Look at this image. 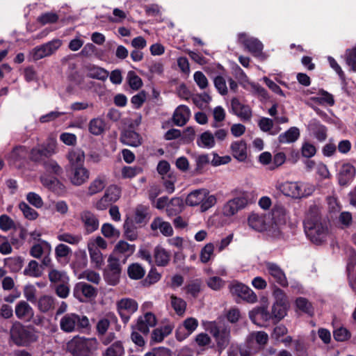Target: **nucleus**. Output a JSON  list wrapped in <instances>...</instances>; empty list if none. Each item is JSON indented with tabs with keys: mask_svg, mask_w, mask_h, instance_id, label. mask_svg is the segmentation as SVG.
<instances>
[{
	"mask_svg": "<svg viewBox=\"0 0 356 356\" xmlns=\"http://www.w3.org/2000/svg\"><path fill=\"white\" fill-rule=\"evenodd\" d=\"M55 300V298L51 296L43 295L38 300V309L42 313H47L54 309Z\"/></svg>",
	"mask_w": 356,
	"mask_h": 356,
	"instance_id": "72a5a7b5",
	"label": "nucleus"
},
{
	"mask_svg": "<svg viewBox=\"0 0 356 356\" xmlns=\"http://www.w3.org/2000/svg\"><path fill=\"white\" fill-rule=\"evenodd\" d=\"M156 323L157 318L155 315L151 312H147L143 315L138 317L136 324L133 327L142 334L147 335L149 329L155 327Z\"/></svg>",
	"mask_w": 356,
	"mask_h": 356,
	"instance_id": "4468645a",
	"label": "nucleus"
},
{
	"mask_svg": "<svg viewBox=\"0 0 356 356\" xmlns=\"http://www.w3.org/2000/svg\"><path fill=\"white\" fill-rule=\"evenodd\" d=\"M42 165L47 172L54 174L56 175H60L63 173L62 168L58 164V163L52 159H47L44 161Z\"/></svg>",
	"mask_w": 356,
	"mask_h": 356,
	"instance_id": "5fc2aeb1",
	"label": "nucleus"
},
{
	"mask_svg": "<svg viewBox=\"0 0 356 356\" xmlns=\"http://www.w3.org/2000/svg\"><path fill=\"white\" fill-rule=\"evenodd\" d=\"M67 159L71 165V168L75 166L83 165L85 154L81 149H73L69 151Z\"/></svg>",
	"mask_w": 356,
	"mask_h": 356,
	"instance_id": "7c9ffc66",
	"label": "nucleus"
},
{
	"mask_svg": "<svg viewBox=\"0 0 356 356\" xmlns=\"http://www.w3.org/2000/svg\"><path fill=\"white\" fill-rule=\"evenodd\" d=\"M249 316L256 324H260V321L266 322L272 318L270 313L264 307L253 309L250 312Z\"/></svg>",
	"mask_w": 356,
	"mask_h": 356,
	"instance_id": "cd10ccee",
	"label": "nucleus"
},
{
	"mask_svg": "<svg viewBox=\"0 0 356 356\" xmlns=\"http://www.w3.org/2000/svg\"><path fill=\"white\" fill-rule=\"evenodd\" d=\"M143 169L138 166H124L122 168V177L123 179H131L140 174Z\"/></svg>",
	"mask_w": 356,
	"mask_h": 356,
	"instance_id": "bf43d9fd",
	"label": "nucleus"
},
{
	"mask_svg": "<svg viewBox=\"0 0 356 356\" xmlns=\"http://www.w3.org/2000/svg\"><path fill=\"white\" fill-rule=\"evenodd\" d=\"M10 337L18 346L34 342L38 339V337L32 330L26 327L19 322L13 323L10 329Z\"/></svg>",
	"mask_w": 356,
	"mask_h": 356,
	"instance_id": "423d86ee",
	"label": "nucleus"
},
{
	"mask_svg": "<svg viewBox=\"0 0 356 356\" xmlns=\"http://www.w3.org/2000/svg\"><path fill=\"white\" fill-rule=\"evenodd\" d=\"M61 44L62 41L60 40L54 39L45 44L35 47L31 53L33 60H38L51 56L60 48Z\"/></svg>",
	"mask_w": 356,
	"mask_h": 356,
	"instance_id": "f8f14e48",
	"label": "nucleus"
},
{
	"mask_svg": "<svg viewBox=\"0 0 356 356\" xmlns=\"http://www.w3.org/2000/svg\"><path fill=\"white\" fill-rule=\"evenodd\" d=\"M345 60L350 70L356 73V47L346 49Z\"/></svg>",
	"mask_w": 356,
	"mask_h": 356,
	"instance_id": "6e6d98bb",
	"label": "nucleus"
},
{
	"mask_svg": "<svg viewBox=\"0 0 356 356\" xmlns=\"http://www.w3.org/2000/svg\"><path fill=\"white\" fill-rule=\"evenodd\" d=\"M356 174L355 167L350 163H343L337 174L338 182L340 186L348 185L354 179Z\"/></svg>",
	"mask_w": 356,
	"mask_h": 356,
	"instance_id": "6ab92c4d",
	"label": "nucleus"
},
{
	"mask_svg": "<svg viewBox=\"0 0 356 356\" xmlns=\"http://www.w3.org/2000/svg\"><path fill=\"white\" fill-rule=\"evenodd\" d=\"M257 352V348L254 344L249 343L247 339L245 344L239 348V353L241 356H252Z\"/></svg>",
	"mask_w": 356,
	"mask_h": 356,
	"instance_id": "774afa93",
	"label": "nucleus"
},
{
	"mask_svg": "<svg viewBox=\"0 0 356 356\" xmlns=\"http://www.w3.org/2000/svg\"><path fill=\"white\" fill-rule=\"evenodd\" d=\"M207 286L212 290L219 291L225 285V282L218 276L210 277L207 280Z\"/></svg>",
	"mask_w": 356,
	"mask_h": 356,
	"instance_id": "052dcab7",
	"label": "nucleus"
},
{
	"mask_svg": "<svg viewBox=\"0 0 356 356\" xmlns=\"http://www.w3.org/2000/svg\"><path fill=\"white\" fill-rule=\"evenodd\" d=\"M89 177L90 172L83 165L71 168L70 180L73 185L81 186L86 183Z\"/></svg>",
	"mask_w": 356,
	"mask_h": 356,
	"instance_id": "412c9836",
	"label": "nucleus"
},
{
	"mask_svg": "<svg viewBox=\"0 0 356 356\" xmlns=\"http://www.w3.org/2000/svg\"><path fill=\"white\" fill-rule=\"evenodd\" d=\"M288 304L274 303L270 313L272 318L281 320L286 314Z\"/></svg>",
	"mask_w": 356,
	"mask_h": 356,
	"instance_id": "09e8293b",
	"label": "nucleus"
},
{
	"mask_svg": "<svg viewBox=\"0 0 356 356\" xmlns=\"http://www.w3.org/2000/svg\"><path fill=\"white\" fill-rule=\"evenodd\" d=\"M299 137V129L296 127H292L285 132L280 134L278 136V142L282 144L292 143L296 142Z\"/></svg>",
	"mask_w": 356,
	"mask_h": 356,
	"instance_id": "2f4dec72",
	"label": "nucleus"
},
{
	"mask_svg": "<svg viewBox=\"0 0 356 356\" xmlns=\"http://www.w3.org/2000/svg\"><path fill=\"white\" fill-rule=\"evenodd\" d=\"M19 208L23 213L24 217L29 220H35L38 216V212L25 202H21L19 204Z\"/></svg>",
	"mask_w": 356,
	"mask_h": 356,
	"instance_id": "0e129e2a",
	"label": "nucleus"
},
{
	"mask_svg": "<svg viewBox=\"0 0 356 356\" xmlns=\"http://www.w3.org/2000/svg\"><path fill=\"white\" fill-rule=\"evenodd\" d=\"M117 312L123 323L127 324L131 315L136 313L138 309L137 301L130 298H123L116 302Z\"/></svg>",
	"mask_w": 356,
	"mask_h": 356,
	"instance_id": "6e6552de",
	"label": "nucleus"
},
{
	"mask_svg": "<svg viewBox=\"0 0 356 356\" xmlns=\"http://www.w3.org/2000/svg\"><path fill=\"white\" fill-rule=\"evenodd\" d=\"M230 293L235 298L254 303L257 302L256 294L248 286L236 281H233L229 286Z\"/></svg>",
	"mask_w": 356,
	"mask_h": 356,
	"instance_id": "9d476101",
	"label": "nucleus"
},
{
	"mask_svg": "<svg viewBox=\"0 0 356 356\" xmlns=\"http://www.w3.org/2000/svg\"><path fill=\"white\" fill-rule=\"evenodd\" d=\"M98 341L95 337L86 338L76 335L67 343V350L73 356H90L98 348Z\"/></svg>",
	"mask_w": 356,
	"mask_h": 356,
	"instance_id": "20e7f679",
	"label": "nucleus"
},
{
	"mask_svg": "<svg viewBox=\"0 0 356 356\" xmlns=\"http://www.w3.org/2000/svg\"><path fill=\"white\" fill-rule=\"evenodd\" d=\"M238 40L254 56H259L261 54L264 46L257 38L249 37L245 33H241L238 35Z\"/></svg>",
	"mask_w": 356,
	"mask_h": 356,
	"instance_id": "2eb2a0df",
	"label": "nucleus"
},
{
	"mask_svg": "<svg viewBox=\"0 0 356 356\" xmlns=\"http://www.w3.org/2000/svg\"><path fill=\"white\" fill-rule=\"evenodd\" d=\"M57 238L60 241H63L71 245L78 244L81 240L80 235H75L67 232L58 234Z\"/></svg>",
	"mask_w": 356,
	"mask_h": 356,
	"instance_id": "13d9d810",
	"label": "nucleus"
},
{
	"mask_svg": "<svg viewBox=\"0 0 356 356\" xmlns=\"http://www.w3.org/2000/svg\"><path fill=\"white\" fill-rule=\"evenodd\" d=\"M48 278L51 284L54 286L63 283L70 282V277L65 270L51 267L48 271Z\"/></svg>",
	"mask_w": 356,
	"mask_h": 356,
	"instance_id": "393cba45",
	"label": "nucleus"
},
{
	"mask_svg": "<svg viewBox=\"0 0 356 356\" xmlns=\"http://www.w3.org/2000/svg\"><path fill=\"white\" fill-rule=\"evenodd\" d=\"M110 321L105 318H101L98 320L96 324V332L99 337L105 335L110 327Z\"/></svg>",
	"mask_w": 356,
	"mask_h": 356,
	"instance_id": "680f3d73",
	"label": "nucleus"
},
{
	"mask_svg": "<svg viewBox=\"0 0 356 356\" xmlns=\"http://www.w3.org/2000/svg\"><path fill=\"white\" fill-rule=\"evenodd\" d=\"M16 316L21 320L29 321L33 317L34 310L25 300H21L15 306Z\"/></svg>",
	"mask_w": 356,
	"mask_h": 356,
	"instance_id": "4be33fe9",
	"label": "nucleus"
},
{
	"mask_svg": "<svg viewBox=\"0 0 356 356\" xmlns=\"http://www.w3.org/2000/svg\"><path fill=\"white\" fill-rule=\"evenodd\" d=\"M88 76L92 79L104 81L108 76V72L100 67L91 65L88 67Z\"/></svg>",
	"mask_w": 356,
	"mask_h": 356,
	"instance_id": "ea45409f",
	"label": "nucleus"
},
{
	"mask_svg": "<svg viewBox=\"0 0 356 356\" xmlns=\"http://www.w3.org/2000/svg\"><path fill=\"white\" fill-rule=\"evenodd\" d=\"M102 234L107 238H115L120 236V231L110 223H104L101 229Z\"/></svg>",
	"mask_w": 356,
	"mask_h": 356,
	"instance_id": "69168bd1",
	"label": "nucleus"
},
{
	"mask_svg": "<svg viewBox=\"0 0 356 356\" xmlns=\"http://www.w3.org/2000/svg\"><path fill=\"white\" fill-rule=\"evenodd\" d=\"M148 208L143 205H138L135 210L134 222L140 224L145 222Z\"/></svg>",
	"mask_w": 356,
	"mask_h": 356,
	"instance_id": "e2e57ef3",
	"label": "nucleus"
},
{
	"mask_svg": "<svg viewBox=\"0 0 356 356\" xmlns=\"http://www.w3.org/2000/svg\"><path fill=\"white\" fill-rule=\"evenodd\" d=\"M121 271L122 268L119 259L110 257L108 259V265L104 272V277L106 282L110 285H116L120 280Z\"/></svg>",
	"mask_w": 356,
	"mask_h": 356,
	"instance_id": "ddd939ff",
	"label": "nucleus"
},
{
	"mask_svg": "<svg viewBox=\"0 0 356 356\" xmlns=\"http://www.w3.org/2000/svg\"><path fill=\"white\" fill-rule=\"evenodd\" d=\"M215 143L214 136L209 131L202 133L197 140V145L203 148H212Z\"/></svg>",
	"mask_w": 356,
	"mask_h": 356,
	"instance_id": "4c0bfd02",
	"label": "nucleus"
},
{
	"mask_svg": "<svg viewBox=\"0 0 356 356\" xmlns=\"http://www.w3.org/2000/svg\"><path fill=\"white\" fill-rule=\"evenodd\" d=\"M151 229L153 231L159 229L160 232L165 236H170L173 234V229L168 222L164 221L161 218H155L151 223Z\"/></svg>",
	"mask_w": 356,
	"mask_h": 356,
	"instance_id": "bb28decb",
	"label": "nucleus"
},
{
	"mask_svg": "<svg viewBox=\"0 0 356 356\" xmlns=\"http://www.w3.org/2000/svg\"><path fill=\"white\" fill-rule=\"evenodd\" d=\"M78 279L86 280L88 282L98 285L101 282V277L99 274L92 270H83L78 275Z\"/></svg>",
	"mask_w": 356,
	"mask_h": 356,
	"instance_id": "c03bdc74",
	"label": "nucleus"
},
{
	"mask_svg": "<svg viewBox=\"0 0 356 356\" xmlns=\"http://www.w3.org/2000/svg\"><path fill=\"white\" fill-rule=\"evenodd\" d=\"M205 195V188L197 189L190 193L186 200L188 205L199 206Z\"/></svg>",
	"mask_w": 356,
	"mask_h": 356,
	"instance_id": "e433bc0d",
	"label": "nucleus"
},
{
	"mask_svg": "<svg viewBox=\"0 0 356 356\" xmlns=\"http://www.w3.org/2000/svg\"><path fill=\"white\" fill-rule=\"evenodd\" d=\"M184 202L180 197H173L169 202L166 208L167 215L169 216H176L183 209Z\"/></svg>",
	"mask_w": 356,
	"mask_h": 356,
	"instance_id": "c9c22d12",
	"label": "nucleus"
},
{
	"mask_svg": "<svg viewBox=\"0 0 356 356\" xmlns=\"http://www.w3.org/2000/svg\"><path fill=\"white\" fill-rule=\"evenodd\" d=\"M124 347L121 342L117 341L109 346L103 353V356H123Z\"/></svg>",
	"mask_w": 356,
	"mask_h": 356,
	"instance_id": "8fccbe9b",
	"label": "nucleus"
},
{
	"mask_svg": "<svg viewBox=\"0 0 356 356\" xmlns=\"http://www.w3.org/2000/svg\"><path fill=\"white\" fill-rule=\"evenodd\" d=\"M24 274L33 277H40L42 275L41 266L35 260H31L24 268Z\"/></svg>",
	"mask_w": 356,
	"mask_h": 356,
	"instance_id": "37998d69",
	"label": "nucleus"
},
{
	"mask_svg": "<svg viewBox=\"0 0 356 356\" xmlns=\"http://www.w3.org/2000/svg\"><path fill=\"white\" fill-rule=\"evenodd\" d=\"M172 331V327L170 325H166L163 327L154 329L151 334L152 343H160L165 337H168Z\"/></svg>",
	"mask_w": 356,
	"mask_h": 356,
	"instance_id": "473e14b6",
	"label": "nucleus"
},
{
	"mask_svg": "<svg viewBox=\"0 0 356 356\" xmlns=\"http://www.w3.org/2000/svg\"><path fill=\"white\" fill-rule=\"evenodd\" d=\"M79 218L85 233L89 234L98 229L99 221L97 216L92 211L84 210L79 214Z\"/></svg>",
	"mask_w": 356,
	"mask_h": 356,
	"instance_id": "dca6fc26",
	"label": "nucleus"
},
{
	"mask_svg": "<svg viewBox=\"0 0 356 356\" xmlns=\"http://www.w3.org/2000/svg\"><path fill=\"white\" fill-rule=\"evenodd\" d=\"M234 74L235 78L238 81L240 84L243 86L244 88H247V86L250 83L248 80V77L244 71L238 65L234 68Z\"/></svg>",
	"mask_w": 356,
	"mask_h": 356,
	"instance_id": "338daca9",
	"label": "nucleus"
},
{
	"mask_svg": "<svg viewBox=\"0 0 356 356\" xmlns=\"http://www.w3.org/2000/svg\"><path fill=\"white\" fill-rule=\"evenodd\" d=\"M55 153L54 147L38 146L33 148L31 151L30 159L38 163L43 164L49 157Z\"/></svg>",
	"mask_w": 356,
	"mask_h": 356,
	"instance_id": "a211bd4d",
	"label": "nucleus"
},
{
	"mask_svg": "<svg viewBox=\"0 0 356 356\" xmlns=\"http://www.w3.org/2000/svg\"><path fill=\"white\" fill-rule=\"evenodd\" d=\"M282 211L280 210H275L270 215L259 214L252 213L248 218V225L257 232L268 231L273 236H277L282 232V226L284 224V218H279Z\"/></svg>",
	"mask_w": 356,
	"mask_h": 356,
	"instance_id": "f03ea898",
	"label": "nucleus"
},
{
	"mask_svg": "<svg viewBox=\"0 0 356 356\" xmlns=\"http://www.w3.org/2000/svg\"><path fill=\"white\" fill-rule=\"evenodd\" d=\"M307 236L315 244L325 241L330 235L327 222L319 215L316 207L311 208L304 220Z\"/></svg>",
	"mask_w": 356,
	"mask_h": 356,
	"instance_id": "f257e3e1",
	"label": "nucleus"
},
{
	"mask_svg": "<svg viewBox=\"0 0 356 356\" xmlns=\"http://www.w3.org/2000/svg\"><path fill=\"white\" fill-rule=\"evenodd\" d=\"M191 115L189 108L185 105L179 106L175 111L172 120L175 125L182 127L188 121Z\"/></svg>",
	"mask_w": 356,
	"mask_h": 356,
	"instance_id": "5701e85b",
	"label": "nucleus"
},
{
	"mask_svg": "<svg viewBox=\"0 0 356 356\" xmlns=\"http://www.w3.org/2000/svg\"><path fill=\"white\" fill-rule=\"evenodd\" d=\"M280 190L286 195L293 198H301L312 195L315 188L309 183L286 181L280 186Z\"/></svg>",
	"mask_w": 356,
	"mask_h": 356,
	"instance_id": "39448f33",
	"label": "nucleus"
},
{
	"mask_svg": "<svg viewBox=\"0 0 356 356\" xmlns=\"http://www.w3.org/2000/svg\"><path fill=\"white\" fill-rule=\"evenodd\" d=\"M97 294V288L86 282H79L73 288L74 297L81 302L94 299Z\"/></svg>",
	"mask_w": 356,
	"mask_h": 356,
	"instance_id": "1a4fd4ad",
	"label": "nucleus"
},
{
	"mask_svg": "<svg viewBox=\"0 0 356 356\" xmlns=\"http://www.w3.org/2000/svg\"><path fill=\"white\" fill-rule=\"evenodd\" d=\"M88 251L92 262L95 263L96 267H100L104 261L100 250L93 245H88Z\"/></svg>",
	"mask_w": 356,
	"mask_h": 356,
	"instance_id": "3c124183",
	"label": "nucleus"
},
{
	"mask_svg": "<svg viewBox=\"0 0 356 356\" xmlns=\"http://www.w3.org/2000/svg\"><path fill=\"white\" fill-rule=\"evenodd\" d=\"M248 204V195L243 193L241 196L228 200L222 207V214L231 217L243 209Z\"/></svg>",
	"mask_w": 356,
	"mask_h": 356,
	"instance_id": "9b49d317",
	"label": "nucleus"
},
{
	"mask_svg": "<svg viewBox=\"0 0 356 356\" xmlns=\"http://www.w3.org/2000/svg\"><path fill=\"white\" fill-rule=\"evenodd\" d=\"M206 330L210 332L214 337L218 346L225 348L230 338V329L225 325H218L216 321L204 323Z\"/></svg>",
	"mask_w": 356,
	"mask_h": 356,
	"instance_id": "0eeeda50",
	"label": "nucleus"
},
{
	"mask_svg": "<svg viewBox=\"0 0 356 356\" xmlns=\"http://www.w3.org/2000/svg\"><path fill=\"white\" fill-rule=\"evenodd\" d=\"M40 179L44 187L52 191H57L63 188V185L56 177H49L46 175H42L40 177Z\"/></svg>",
	"mask_w": 356,
	"mask_h": 356,
	"instance_id": "a19ab883",
	"label": "nucleus"
},
{
	"mask_svg": "<svg viewBox=\"0 0 356 356\" xmlns=\"http://www.w3.org/2000/svg\"><path fill=\"white\" fill-rule=\"evenodd\" d=\"M42 245L45 246L46 248H47L49 249L51 248V245L48 242H47L45 241H41V243L34 244L31 248L30 254L34 258H36V259L40 258L44 252V247Z\"/></svg>",
	"mask_w": 356,
	"mask_h": 356,
	"instance_id": "4d7b16f0",
	"label": "nucleus"
},
{
	"mask_svg": "<svg viewBox=\"0 0 356 356\" xmlns=\"http://www.w3.org/2000/svg\"><path fill=\"white\" fill-rule=\"evenodd\" d=\"M60 329L65 333L88 332L91 324L88 317L74 312L65 314L59 321Z\"/></svg>",
	"mask_w": 356,
	"mask_h": 356,
	"instance_id": "7ed1b4c3",
	"label": "nucleus"
},
{
	"mask_svg": "<svg viewBox=\"0 0 356 356\" xmlns=\"http://www.w3.org/2000/svg\"><path fill=\"white\" fill-rule=\"evenodd\" d=\"M106 186V179L104 177L98 176L89 185L88 194L93 195L101 192Z\"/></svg>",
	"mask_w": 356,
	"mask_h": 356,
	"instance_id": "58836bf2",
	"label": "nucleus"
},
{
	"mask_svg": "<svg viewBox=\"0 0 356 356\" xmlns=\"http://www.w3.org/2000/svg\"><path fill=\"white\" fill-rule=\"evenodd\" d=\"M265 267L268 274L275 282L282 286L288 284L286 275L279 265L273 262H266Z\"/></svg>",
	"mask_w": 356,
	"mask_h": 356,
	"instance_id": "f3484780",
	"label": "nucleus"
},
{
	"mask_svg": "<svg viewBox=\"0 0 356 356\" xmlns=\"http://www.w3.org/2000/svg\"><path fill=\"white\" fill-rule=\"evenodd\" d=\"M154 258L158 266H165L170 262V253L163 248L156 246L154 250Z\"/></svg>",
	"mask_w": 356,
	"mask_h": 356,
	"instance_id": "c756f323",
	"label": "nucleus"
},
{
	"mask_svg": "<svg viewBox=\"0 0 356 356\" xmlns=\"http://www.w3.org/2000/svg\"><path fill=\"white\" fill-rule=\"evenodd\" d=\"M231 151L233 156L239 161H244L247 158V145L243 140L234 141L231 145Z\"/></svg>",
	"mask_w": 356,
	"mask_h": 356,
	"instance_id": "a878e982",
	"label": "nucleus"
},
{
	"mask_svg": "<svg viewBox=\"0 0 356 356\" xmlns=\"http://www.w3.org/2000/svg\"><path fill=\"white\" fill-rule=\"evenodd\" d=\"M120 140L122 143L132 147H138L141 144L140 135L133 130H125L121 135Z\"/></svg>",
	"mask_w": 356,
	"mask_h": 356,
	"instance_id": "c85d7f7f",
	"label": "nucleus"
},
{
	"mask_svg": "<svg viewBox=\"0 0 356 356\" xmlns=\"http://www.w3.org/2000/svg\"><path fill=\"white\" fill-rule=\"evenodd\" d=\"M105 127L104 120L102 118L97 117L90 120L88 124V130L92 135L99 136L104 132Z\"/></svg>",
	"mask_w": 356,
	"mask_h": 356,
	"instance_id": "f704fd0d",
	"label": "nucleus"
},
{
	"mask_svg": "<svg viewBox=\"0 0 356 356\" xmlns=\"http://www.w3.org/2000/svg\"><path fill=\"white\" fill-rule=\"evenodd\" d=\"M214 252V244L212 243H207L201 250L200 254V261L206 264L207 263L213 256Z\"/></svg>",
	"mask_w": 356,
	"mask_h": 356,
	"instance_id": "864d4df0",
	"label": "nucleus"
},
{
	"mask_svg": "<svg viewBox=\"0 0 356 356\" xmlns=\"http://www.w3.org/2000/svg\"><path fill=\"white\" fill-rule=\"evenodd\" d=\"M171 305L177 314L181 316L183 315L186 311V302L181 298L172 295L170 296Z\"/></svg>",
	"mask_w": 356,
	"mask_h": 356,
	"instance_id": "de8ad7c7",
	"label": "nucleus"
},
{
	"mask_svg": "<svg viewBox=\"0 0 356 356\" xmlns=\"http://www.w3.org/2000/svg\"><path fill=\"white\" fill-rule=\"evenodd\" d=\"M127 273L131 279L140 280L144 277L145 274V270L140 264L138 263H134L129 266Z\"/></svg>",
	"mask_w": 356,
	"mask_h": 356,
	"instance_id": "79ce46f5",
	"label": "nucleus"
},
{
	"mask_svg": "<svg viewBox=\"0 0 356 356\" xmlns=\"http://www.w3.org/2000/svg\"><path fill=\"white\" fill-rule=\"evenodd\" d=\"M247 339L248 343L254 344L257 350L263 349L268 342V335L264 331H254L250 333Z\"/></svg>",
	"mask_w": 356,
	"mask_h": 356,
	"instance_id": "b1692460",
	"label": "nucleus"
},
{
	"mask_svg": "<svg viewBox=\"0 0 356 356\" xmlns=\"http://www.w3.org/2000/svg\"><path fill=\"white\" fill-rule=\"evenodd\" d=\"M231 108L234 114L244 121L250 120L252 116V111L248 105L243 104L236 97L231 100Z\"/></svg>",
	"mask_w": 356,
	"mask_h": 356,
	"instance_id": "aec40b11",
	"label": "nucleus"
},
{
	"mask_svg": "<svg viewBox=\"0 0 356 356\" xmlns=\"http://www.w3.org/2000/svg\"><path fill=\"white\" fill-rule=\"evenodd\" d=\"M216 201L217 200L216 196L214 195L210 194L209 191L205 189V195L202 202L199 204L201 211H207L208 209H209L216 204Z\"/></svg>",
	"mask_w": 356,
	"mask_h": 356,
	"instance_id": "49530a36",
	"label": "nucleus"
},
{
	"mask_svg": "<svg viewBox=\"0 0 356 356\" xmlns=\"http://www.w3.org/2000/svg\"><path fill=\"white\" fill-rule=\"evenodd\" d=\"M115 250L119 253L124 254L126 257H129L134 252L136 247L134 245L129 244L124 241H120L115 245Z\"/></svg>",
	"mask_w": 356,
	"mask_h": 356,
	"instance_id": "603ef678",
	"label": "nucleus"
},
{
	"mask_svg": "<svg viewBox=\"0 0 356 356\" xmlns=\"http://www.w3.org/2000/svg\"><path fill=\"white\" fill-rule=\"evenodd\" d=\"M124 236L129 241H136L138 238V232L133 222L129 219L124 223Z\"/></svg>",
	"mask_w": 356,
	"mask_h": 356,
	"instance_id": "a18cd8bd",
	"label": "nucleus"
}]
</instances>
